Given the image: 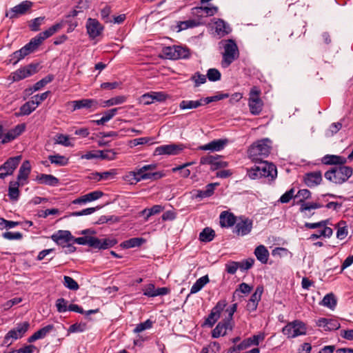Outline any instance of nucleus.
<instances>
[{"instance_id": "obj_1", "label": "nucleus", "mask_w": 353, "mask_h": 353, "mask_svg": "<svg viewBox=\"0 0 353 353\" xmlns=\"http://www.w3.org/2000/svg\"><path fill=\"white\" fill-rule=\"evenodd\" d=\"M157 168L156 164L145 165L141 168H135L126 176L131 183H138L143 180H157L163 176L160 172H153Z\"/></svg>"}, {"instance_id": "obj_2", "label": "nucleus", "mask_w": 353, "mask_h": 353, "mask_svg": "<svg viewBox=\"0 0 353 353\" xmlns=\"http://www.w3.org/2000/svg\"><path fill=\"white\" fill-rule=\"evenodd\" d=\"M257 165L248 170V175L251 179H256L261 177H270L272 179L277 176L276 166L266 161H257Z\"/></svg>"}, {"instance_id": "obj_3", "label": "nucleus", "mask_w": 353, "mask_h": 353, "mask_svg": "<svg viewBox=\"0 0 353 353\" xmlns=\"http://www.w3.org/2000/svg\"><path fill=\"white\" fill-rule=\"evenodd\" d=\"M219 45L222 46L221 66L223 68H228L239 57V50L236 42L232 39L222 40Z\"/></svg>"}, {"instance_id": "obj_4", "label": "nucleus", "mask_w": 353, "mask_h": 353, "mask_svg": "<svg viewBox=\"0 0 353 353\" xmlns=\"http://www.w3.org/2000/svg\"><path fill=\"white\" fill-rule=\"evenodd\" d=\"M272 149V141L263 139L254 143L248 150V156L252 161L257 162L267 157Z\"/></svg>"}, {"instance_id": "obj_5", "label": "nucleus", "mask_w": 353, "mask_h": 353, "mask_svg": "<svg viewBox=\"0 0 353 353\" xmlns=\"http://www.w3.org/2000/svg\"><path fill=\"white\" fill-rule=\"evenodd\" d=\"M352 173L353 170L351 167L340 165L327 170L325 173V177L332 183L342 184L347 181L352 175Z\"/></svg>"}, {"instance_id": "obj_6", "label": "nucleus", "mask_w": 353, "mask_h": 353, "mask_svg": "<svg viewBox=\"0 0 353 353\" xmlns=\"http://www.w3.org/2000/svg\"><path fill=\"white\" fill-rule=\"evenodd\" d=\"M29 327L30 324L28 321H24L21 323L17 324L16 327L10 330L6 334L1 343V346L9 347L14 341L22 338L25 333L28 331Z\"/></svg>"}, {"instance_id": "obj_7", "label": "nucleus", "mask_w": 353, "mask_h": 353, "mask_svg": "<svg viewBox=\"0 0 353 353\" xmlns=\"http://www.w3.org/2000/svg\"><path fill=\"white\" fill-rule=\"evenodd\" d=\"M282 332L288 338H295L305 335L307 332L306 325L301 321L295 320L288 323L283 329Z\"/></svg>"}, {"instance_id": "obj_8", "label": "nucleus", "mask_w": 353, "mask_h": 353, "mask_svg": "<svg viewBox=\"0 0 353 353\" xmlns=\"http://www.w3.org/2000/svg\"><path fill=\"white\" fill-rule=\"evenodd\" d=\"M261 90L256 86L252 88L250 92L248 106L253 115H259L263 109V103L260 98Z\"/></svg>"}, {"instance_id": "obj_9", "label": "nucleus", "mask_w": 353, "mask_h": 353, "mask_svg": "<svg viewBox=\"0 0 353 353\" xmlns=\"http://www.w3.org/2000/svg\"><path fill=\"white\" fill-rule=\"evenodd\" d=\"M185 145L183 143L179 144H168L162 145L155 148L154 154V155H178L185 148Z\"/></svg>"}, {"instance_id": "obj_10", "label": "nucleus", "mask_w": 353, "mask_h": 353, "mask_svg": "<svg viewBox=\"0 0 353 353\" xmlns=\"http://www.w3.org/2000/svg\"><path fill=\"white\" fill-rule=\"evenodd\" d=\"M21 160V155L9 158L2 165L0 166V179H3L6 176L12 174L14 170L19 165Z\"/></svg>"}, {"instance_id": "obj_11", "label": "nucleus", "mask_w": 353, "mask_h": 353, "mask_svg": "<svg viewBox=\"0 0 353 353\" xmlns=\"http://www.w3.org/2000/svg\"><path fill=\"white\" fill-rule=\"evenodd\" d=\"M37 64H30L26 67L21 68L11 74L12 80L18 81L26 77H30L37 72Z\"/></svg>"}, {"instance_id": "obj_12", "label": "nucleus", "mask_w": 353, "mask_h": 353, "mask_svg": "<svg viewBox=\"0 0 353 353\" xmlns=\"http://www.w3.org/2000/svg\"><path fill=\"white\" fill-rule=\"evenodd\" d=\"M87 32L92 39L100 36L103 31V26L96 19L88 18L85 24Z\"/></svg>"}, {"instance_id": "obj_13", "label": "nucleus", "mask_w": 353, "mask_h": 353, "mask_svg": "<svg viewBox=\"0 0 353 353\" xmlns=\"http://www.w3.org/2000/svg\"><path fill=\"white\" fill-rule=\"evenodd\" d=\"M69 104L72 105V111L82 108L90 109L91 111H94L99 108V101L93 99L72 101L69 102Z\"/></svg>"}, {"instance_id": "obj_14", "label": "nucleus", "mask_w": 353, "mask_h": 353, "mask_svg": "<svg viewBox=\"0 0 353 353\" xmlns=\"http://www.w3.org/2000/svg\"><path fill=\"white\" fill-rule=\"evenodd\" d=\"M32 6V2L29 1H24L8 11L6 16L10 19L17 18L19 16L26 14V12L31 8Z\"/></svg>"}, {"instance_id": "obj_15", "label": "nucleus", "mask_w": 353, "mask_h": 353, "mask_svg": "<svg viewBox=\"0 0 353 353\" xmlns=\"http://www.w3.org/2000/svg\"><path fill=\"white\" fill-rule=\"evenodd\" d=\"M200 163L202 165H210L211 170H212L228 166V163L226 161H221L218 155L203 157L200 159Z\"/></svg>"}, {"instance_id": "obj_16", "label": "nucleus", "mask_w": 353, "mask_h": 353, "mask_svg": "<svg viewBox=\"0 0 353 353\" xmlns=\"http://www.w3.org/2000/svg\"><path fill=\"white\" fill-rule=\"evenodd\" d=\"M168 97V94L163 92H150L141 96V101L145 105H150L155 101H164L167 99Z\"/></svg>"}, {"instance_id": "obj_17", "label": "nucleus", "mask_w": 353, "mask_h": 353, "mask_svg": "<svg viewBox=\"0 0 353 353\" xmlns=\"http://www.w3.org/2000/svg\"><path fill=\"white\" fill-rule=\"evenodd\" d=\"M227 305V302L225 300L219 301L216 305L212 308L210 314H209L208 319H206V323L210 325V326H212L216 321L219 319L220 314L223 309Z\"/></svg>"}, {"instance_id": "obj_18", "label": "nucleus", "mask_w": 353, "mask_h": 353, "mask_svg": "<svg viewBox=\"0 0 353 353\" xmlns=\"http://www.w3.org/2000/svg\"><path fill=\"white\" fill-rule=\"evenodd\" d=\"M227 305V302L225 300L219 301L216 305L212 308L210 314H209L208 319H206V323L210 325V326H212L216 321L219 319L220 314L223 309Z\"/></svg>"}, {"instance_id": "obj_19", "label": "nucleus", "mask_w": 353, "mask_h": 353, "mask_svg": "<svg viewBox=\"0 0 353 353\" xmlns=\"http://www.w3.org/2000/svg\"><path fill=\"white\" fill-rule=\"evenodd\" d=\"M234 323L230 320H225L223 322H219L212 332L213 338H219L221 336H225L228 330L231 331L233 328Z\"/></svg>"}, {"instance_id": "obj_20", "label": "nucleus", "mask_w": 353, "mask_h": 353, "mask_svg": "<svg viewBox=\"0 0 353 353\" xmlns=\"http://www.w3.org/2000/svg\"><path fill=\"white\" fill-rule=\"evenodd\" d=\"M253 222L248 218L241 219L235 225V232L238 235L245 236L250 233L252 229Z\"/></svg>"}, {"instance_id": "obj_21", "label": "nucleus", "mask_w": 353, "mask_h": 353, "mask_svg": "<svg viewBox=\"0 0 353 353\" xmlns=\"http://www.w3.org/2000/svg\"><path fill=\"white\" fill-rule=\"evenodd\" d=\"M51 239L60 245H63L73 241V236L68 230H59L51 236Z\"/></svg>"}, {"instance_id": "obj_22", "label": "nucleus", "mask_w": 353, "mask_h": 353, "mask_svg": "<svg viewBox=\"0 0 353 353\" xmlns=\"http://www.w3.org/2000/svg\"><path fill=\"white\" fill-rule=\"evenodd\" d=\"M63 28V23H58L53 26H52L48 29L46 30L43 32H40L39 34H37L34 38L36 39V41L39 43V45L42 43V42L48 39V37L53 35L54 33L60 30Z\"/></svg>"}, {"instance_id": "obj_23", "label": "nucleus", "mask_w": 353, "mask_h": 353, "mask_svg": "<svg viewBox=\"0 0 353 353\" xmlns=\"http://www.w3.org/2000/svg\"><path fill=\"white\" fill-rule=\"evenodd\" d=\"M227 142L226 139H215L207 144L199 146V150H210L212 152L221 151L224 148Z\"/></svg>"}, {"instance_id": "obj_24", "label": "nucleus", "mask_w": 353, "mask_h": 353, "mask_svg": "<svg viewBox=\"0 0 353 353\" xmlns=\"http://www.w3.org/2000/svg\"><path fill=\"white\" fill-rule=\"evenodd\" d=\"M192 14L199 17H211L214 16L218 12L216 6H200L192 9Z\"/></svg>"}, {"instance_id": "obj_25", "label": "nucleus", "mask_w": 353, "mask_h": 353, "mask_svg": "<svg viewBox=\"0 0 353 353\" xmlns=\"http://www.w3.org/2000/svg\"><path fill=\"white\" fill-rule=\"evenodd\" d=\"M31 171V166L29 161H25L21 165L17 175V182L21 183V185L27 183V179Z\"/></svg>"}, {"instance_id": "obj_26", "label": "nucleus", "mask_w": 353, "mask_h": 353, "mask_svg": "<svg viewBox=\"0 0 353 353\" xmlns=\"http://www.w3.org/2000/svg\"><path fill=\"white\" fill-rule=\"evenodd\" d=\"M214 26L215 32L220 38L226 36L232 31L230 25L221 19H216L214 21Z\"/></svg>"}, {"instance_id": "obj_27", "label": "nucleus", "mask_w": 353, "mask_h": 353, "mask_svg": "<svg viewBox=\"0 0 353 353\" xmlns=\"http://www.w3.org/2000/svg\"><path fill=\"white\" fill-rule=\"evenodd\" d=\"M322 181V174L320 171H315L305 174L304 178L307 186L312 188L320 184Z\"/></svg>"}, {"instance_id": "obj_28", "label": "nucleus", "mask_w": 353, "mask_h": 353, "mask_svg": "<svg viewBox=\"0 0 353 353\" xmlns=\"http://www.w3.org/2000/svg\"><path fill=\"white\" fill-rule=\"evenodd\" d=\"M316 325L320 327H323L325 331L336 330L340 327V323L337 321L325 318L319 319L316 322Z\"/></svg>"}, {"instance_id": "obj_29", "label": "nucleus", "mask_w": 353, "mask_h": 353, "mask_svg": "<svg viewBox=\"0 0 353 353\" xmlns=\"http://www.w3.org/2000/svg\"><path fill=\"white\" fill-rule=\"evenodd\" d=\"M103 195V193L101 191L96 190L76 199L75 200L73 201L72 203L74 204L85 203L88 202H91L97 200L99 198H101Z\"/></svg>"}, {"instance_id": "obj_30", "label": "nucleus", "mask_w": 353, "mask_h": 353, "mask_svg": "<svg viewBox=\"0 0 353 353\" xmlns=\"http://www.w3.org/2000/svg\"><path fill=\"white\" fill-rule=\"evenodd\" d=\"M263 293V288L261 287H258L254 293L252 294L250 299H249L246 307L247 310L250 312H253L256 310L258 303L261 298V294Z\"/></svg>"}, {"instance_id": "obj_31", "label": "nucleus", "mask_w": 353, "mask_h": 353, "mask_svg": "<svg viewBox=\"0 0 353 353\" xmlns=\"http://www.w3.org/2000/svg\"><path fill=\"white\" fill-rule=\"evenodd\" d=\"M203 99L201 98L199 100H183L179 103V108L182 110L198 108L201 105H205Z\"/></svg>"}, {"instance_id": "obj_32", "label": "nucleus", "mask_w": 353, "mask_h": 353, "mask_svg": "<svg viewBox=\"0 0 353 353\" xmlns=\"http://www.w3.org/2000/svg\"><path fill=\"white\" fill-rule=\"evenodd\" d=\"M263 339L264 335L262 334L254 335L253 336L245 339L241 343H239L238 345V348L239 350H245L252 345H258L259 342L262 341Z\"/></svg>"}, {"instance_id": "obj_33", "label": "nucleus", "mask_w": 353, "mask_h": 353, "mask_svg": "<svg viewBox=\"0 0 353 353\" xmlns=\"http://www.w3.org/2000/svg\"><path fill=\"white\" fill-rule=\"evenodd\" d=\"M95 245L94 248L99 250H105L110 248H112L117 243V241L115 239H98L95 237Z\"/></svg>"}, {"instance_id": "obj_34", "label": "nucleus", "mask_w": 353, "mask_h": 353, "mask_svg": "<svg viewBox=\"0 0 353 353\" xmlns=\"http://www.w3.org/2000/svg\"><path fill=\"white\" fill-rule=\"evenodd\" d=\"M95 245L94 248L99 250H105L110 248H112L117 243V241L115 239H98L95 237Z\"/></svg>"}, {"instance_id": "obj_35", "label": "nucleus", "mask_w": 353, "mask_h": 353, "mask_svg": "<svg viewBox=\"0 0 353 353\" xmlns=\"http://www.w3.org/2000/svg\"><path fill=\"white\" fill-rule=\"evenodd\" d=\"M220 225L222 227L229 228L236 223V217L232 213L224 211L220 214Z\"/></svg>"}, {"instance_id": "obj_36", "label": "nucleus", "mask_w": 353, "mask_h": 353, "mask_svg": "<svg viewBox=\"0 0 353 353\" xmlns=\"http://www.w3.org/2000/svg\"><path fill=\"white\" fill-rule=\"evenodd\" d=\"M322 162L326 165H344L347 160L345 157L337 155H325L322 159Z\"/></svg>"}, {"instance_id": "obj_37", "label": "nucleus", "mask_w": 353, "mask_h": 353, "mask_svg": "<svg viewBox=\"0 0 353 353\" xmlns=\"http://www.w3.org/2000/svg\"><path fill=\"white\" fill-rule=\"evenodd\" d=\"M53 329L52 325H46L41 329L34 332L32 336L28 339V343H32L38 339L44 338L48 333H49Z\"/></svg>"}, {"instance_id": "obj_38", "label": "nucleus", "mask_w": 353, "mask_h": 353, "mask_svg": "<svg viewBox=\"0 0 353 353\" xmlns=\"http://www.w3.org/2000/svg\"><path fill=\"white\" fill-rule=\"evenodd\" d=\"M254 255L261 263H267L269 258V252L263 245H260L255 248Z\"/></svg>"}, {"instance_id": "obj_39", "label": "nucleus", "mask_w": 353, "mask_h": 353, "mask_svg": "<svg viewBox=\"0 0 353 353\" xmlns=\"http://www.w3.org/2000/svg\"><path fill=\"white\" fill-rule=\"evenodd\" d=\"M37 180L41 184L50 186H56L59 184V179L51 174H41L37 176Z\"/></svg>"}, {"instance_id": "obj_40", "label": "nucleus", "mask_w": 353, "mask_h": 353, "mask_svg": "<svg viewBox=\"0 0 353 353\" xmlns=\"http://www.w3.org/2000/svg\"><path fill=\"white\" fill-rule=\"evenodd\" d=\"M126 100L127 97L125 96H117L106 101H101V103H99V106H101L102 108H106L112 105H119L125 102Z\"/></svg>"}, {"instance_id": "obj_41", "label": "nucleus", "mask_w": 353, "mask_h": 353, "mask_svg": "<svg viewBox=\"0 0 353 353\" xmlns=\"http://www.w3.org/2000/svg\"><path fill=\"white\" fill-rule=\"evenodd\" d=\"M216 183H210L206 185L205 190H198L196 191V194H194V198L196 199H204L207 197L211 196L214 194V187L216 185Z\"/></svg>"}, {"instance_id": "obj_42", "label": "nucleus", "mask_w": 353, "mask_h": 353, "mask_svg": "<svg viewBox=\"0 0 353 353\" xmlns=\"http://www.w3.org/2000/svg\"><path fill=\"white\" fill-rule=\"evenodd\" d=\"M21 183L17 181H10L8 188V196L12 201H17L19 197V187Z\"/></svg>"}, {"instance_id": "obj_43", "label": "nucleus", "mask_w": 353, "mask_h": 353, "mask_svg": "<svg viewBox=\"0 0 353 353\" xmlns=\"http://www.w3.org/2000/svg\"><path fill=\"white\" fill-rule=\"evenodd\" d=\"M210 282L208 275H205L196 281L190 289V294H195L199 292L207 283Z\"/></svg>"}, {"instance_id": "obj_44", "label": "nucleus", "mask_w": 353, "mask_h": 353, "mask_svg": "<svg viewBox=\"0 0 353 353\" xmlns=\"http://www.w3.org/2000/svg\"><path fill=\"white\" fill-rule=\"evenodd\" d=\"M214 231L210 228H205L200 232L199 240L202 242H210L214 239Z\"/></svg>"}, {"instance_id": "obj_45", "label": "nucleus", "mask_w": 353, "mask_h": 353, "mask_svg": "<svg viewBox=\"0 0 353 353\" xmlns=\"http://www.w3.org/2000/svg\"><path fill=\"white\" fill-rule=\"evenodd\" d=\"M163 210V207L160 205H155L151 208H145L141 212L142 215H145V220L148 221V219L153 215L160 213Z\"/></svg>"}, {"instance_id": "obj_46", "label": "nucleus", "mask_w": 353, "mask_h": 353, "mask_svg": "<svg viewBox=\"0 0 353 353\" xmlns=\"http://www.w3.org/2000/svg\"><path fill=\"white\" fill-rule=\"evenodd\" d=\"M48 159L52 164L59 166H64L68 163V159L60 154L50 155Z\"/></svg>"}, {"instance_id": "obj_47", "label": "nucleus", "mask_w": 353, "mask_h": 353, "mask_svg": "<svg viewBox=\"0 0 353 353\" xmlns=\"http://www.w3.org/2000/svg\"><path fill=\"white\" fill-rule=\"evenodd\" d=\"M37 105L34 103L32 99L28 101L25 103L20 108V115H29L31 112H32L36 108Z\"/></svg>"}, {"instance_id": "obj_48", "label": "nucleus", "mask_w": 353, "mask_h": 353, "mask_svg": "<svg viewBox=\"0 0 353 353\" xmlns=\"http://www.w3.org/2000/svg\"><path fill=\"white\" fill-rule=\"evenodd\" d=\"M332 234V230L329 227H324L320 229L316 233L311 234L309 239L315 240L321 236L323 237H330Z\"/></svg>"}, {"instance_id": "obj_49", "label": "nucleus", "mask_w": 353, "mask_h": 353, "mask_svg": "<svg viewBox=\"0 0 353 353\" xmlns=\"http://www.w3.org/2000/svg\"><path fill=\"white\" fill-rule=\"evenodd\" d=\"M95 237L94 236H85L78 238H74L73 237V241L79 245H88L90 247H92L94 248V245H95Z\"/></svg>"}, {"instance_id": "obj_50", "label": "nucleus", "mask_w": 353, "mask_h": 353, "mask_svg": "<svg viewBox=\"0 0 353 353\" xmlns=\"http://www.w3.org/2000/svg\"><path fill=\"white\" fill-rule=\"evenodd\" d=\"M145 240L143 238H132L129 240L125 241L122 243L121 245L125 248H132L141 246Z\"/></svg>"}, {"instance_id": "obj_51", "label": "nucleus", "mask_w": 353, "mask_h": 353, "mask_svg": "<svg viewBox=\"0 0 353 353\" xmlns=\"http://www.w3.org/2000/svg\"><path fill=\"white\" fill-rule=\"evenodd\" d=\"M40 45L39 43L36 41L34 38H32L29 43H28L26 45H25L23 48L21 49L23 51L26 56L30 54V53L34 52L37 48Z\"/></svg>"}, {"instance_id": "obj_52", "label": "nucleus", "mask_w": 353, "mask_h": 353, "mask_svg": "<svg viewBox=\"0 0 353 353\" xmlns=\"http://www.w3.org/2000/svg\"><path fill=\"white\" fill-rule=\"evenodd\" d=\"M53 80V76L52 75H48L43 79H41L40 81H37L32 88H30V90L32 92H36L43 87H44L46 84L50 83Z\"/></svg>"}, {"instance_id": "obj_53", "label": "nucleus", "mask_w": 353, "mask_h": 353, "mask_svg": "<svg viewBox=\"0 0 353 353\" xmlns=\"http://www.w3.org/2000/svg\"><path fill=\"white\" fill-rule=\"evenodd\" d=\"M99 159L108 161L116 159L117 152L113 150H98Z\"/></svg>"}, {"instance_id": "obj_54", "label": "nucleus", "mask_w": 353, "mask_h": 353, "mask_svg": "<svg viewBox=\"0 0 353 353\" xmlns=\"http://www.w3.org/2000/svg\"><path fill=\"white\" fill-rule=\"evenodd\" d=\"M63 285L65 288L71 290H77L79 288L77 282L69 276H63Z\"/></svg>"}, {"instance_id": "obj_55", "label": "nucleus", "mask_w": 353, "mask_h": 353, "mask_svg": "<svg viewBox=\"0 0 353 353\" xmlns=\"http://www.w3.org/2000/svg\"><path fill=\"white\" fill-rule=\"evenodd\" d=\"M322 304L330 309L334 308L336 305V299L333 294H328L322 300Z\"/></svg>"}, {"instance_id": "obj_56", "label": "nucleus", "mask_w": 353, "mask_h": 353, "mask_svg": "<svg viewBox=\"0 0 353 353\" xmlns=\"http://www.w3.org/2000/svg\"><path fill=\"white\" fill-rule=\"evenodd\" d=\"M55 143L59 144L65 147L72 146L73 144L70 142L68 136L63 134H58L54 137Z\"/></svg>"}, {"instance_id": "obj_57", "label": "nucleus", "mask_w": 353, "mask_h": 353, "mask_svg": "<svg viewBox=\"0 0 353 353\" xmlns=\"http://www.w3.org/2000/svg\"><path fill=\"white\" fill-rule=\"evenodd\" d=\"M163 52L166 59H177L176 54V46H168L164 48Z\"/></svg>"}, {"instance_id": "obj_58", "label": "nucleus", "mask_w": 353, "mask_h": 353, "mask_svg": "<svg viewBox=\"0 0 353 353\" xmlns=\"http://www.w3.org/2000/svg\"><path fill=\"white\" fill-rule=\"evenodd\" d=\"M206 76L209 81H216L221 79V74L217 69L210 68L207 71Z\"/></svg>"}, {"instance_id": "obj_59", "label": "nucleus", "mask_w": 353, "mask_h": 353, "mask_svg": "<svg viewBox=\"0 0 353 353\" xmlns=\"http://www.w3.org/2000/svg\"><path fill=\"white\" fill-rule=\"evenodd\" d=\"M152 326V321L150 319L146 320L145 321L139 323L136 325V327L134 329V333H140L145 330L151 328Z\"/></svg>"}, {"instance_id": "obj_60", "label": "nucleus", "mask_w": 353, "mask_h": 353, "mask_svg": "<svg viewBox=\"0 0 353 353\" xmlns=\"http://www.w3.org/2000/svg\"><path fill=\"white\" fill-rule=\"evenodd\" d=\"M112 10L111 8L108 6H105L101 10V17L105 23H112V20L110 17Z\"/></svg>"}, {"instance_id": "obj_61", "label": "nucleus", "mask_w": 353, "mask_h": 353, "mask_svg": "<svg viewBox=\"0 0 353 353\" xmlns=\"http://www.w3.org/2000/svg\"><path fill=\"white\" fill-rule=\"evenodd\" d=\"M176 59H186L190 56L189 50L182 46H176Z\"/></svg>"}, {"instance_id": "obj_62", "label": "nucleus", "mask_w": 353, "mask_h": 353, "mask_svg": "<svg viewBox=\"0 0 353 353\" xmlns=\"http://www.w3.org/2000/svg\"><path fill=\"white\" fill-rule=\"evenodd\" d=\"M254 263V259L252 258H248L245 260L239 262V269L241 270H248L250 269Z\"/></svg>"}, {"instance_id": "obj_63", "label": "nucleus", "mask_w": 353, "mask_h": 353, "mask_svg": "<svg viewBox=\"0 0 353 353\" xmlns=\"http://www.w3.org/2000/svg\"><path fill=\"white\" fill-rule=\"evenodd\" d=\"M2 236L4 239L8 240H20L23 237L22 234L19 232H6L3 233Z\"/></svg>"}, {"instance_id": "obj_64", "label": "nucleus", "mask_w": 353, "mask_h": 353, "mask_svg": "<svg viewBox=\"0 0 353 353\" xmlns=\"http://www.w3.org/2000/svg\"><path fill=\"white\" fill-rule=\"evenodd\" d=\"M67 301L65 300L63 298H60L57 299L56 302V307L57 309V311L59 312H65L68 310V307L67 306Z\"/></svg>"}]
</instances>
